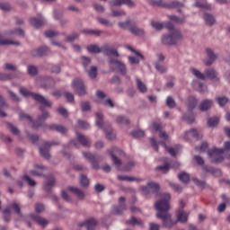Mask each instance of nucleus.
Wrapping results in <instances>:
<instances>
[{"label": "nucleus", "mask_w": 230, "mask_h": 230, "mask_svg": "<svg viewBox=\"0 0 230 230\" xmlns=\"http://www.w3.org/2000/svg\"><path fill=\"white\" fill-rule=\"evenodd\" d=\"M3 218L4 221L8 222L11 220V210L10 208H5L3 211Z\"/></svg>", "instance_id": "53"}, {"label": "nucleus", "mask_w": 230, "mask_h": 230, "mask_svg": "<svg viewBox=\"0 0 230 230\" xmlns=\"http://www.w3.org/2000/svg\"><path fill=\"white\" fill-rule=\"evenodd\" d=\"M48 128L50 130H55L60 134H65L67 132V129L65 127H63L61 125H57V124L49 125V126H48Z\"/></svg>", "instance_id": "28"}, {"label": "nucleus", "mask_w": 230, "mask_h": 230, "mask_svg": "<svg viewBox=\"0 0 230 230\" xmlns=\"http://www.w3.org/2000/svg\"><path fill=\"white\" fill-rule=\"evenodd\" d=\"M55 183H56V180H55L54 176L48 177L47 178V181H45V183H44L43 190L47 193H50L51 192V189H53Z\"/></svg>", "instance_id": "18"}, {"label": "nucleus", "mask_w": 230, "mask_h": 230, "mask_svg": "<svg viewBox=\"0 0 230 230\" xmlns=\"http://www.w3.org/2000/svg\"><path fill=\"white\" fill-rule=\"evenodd\" d=\"M34 168L35 170L30 171V174L31 176H42L44 170H46L43 165H35Z\"/></svg>", "instance_id": "27"}, {"label": "nucleus", "mask_w": 230, "mask_h": 230, "mask_svg": "<svg viewBox=\"0 0 230 230\" xmlns=\"http://www.w3.org/2000/svg\"><path fill=\"white\" fill-rule=\"evenodd\" d=\"M72 87L74 90H75V93L79 95V96H83L86 94V88L84 84L83 80L79 79V78H75L73 82H72Z\"/></svg>", "instance_id": "13"}, {"label": "nucleus", "mask_w": 230, "mask_h": 230, "mask_svg": "<svg viewBox=\"0 0 230 230\" xmlns=\"http://www.w3.org/2000/svg\"><path fill=\"white\" fill-rule=\"evenodd\" d=\"M118 179L121 181H128V182H131V181H142L141 179L139 178H136V177H131V176H127V175H119L118 176Z\"/></svg>", "instance_id": "32"}, {"label": "nucleus", "mask_w": 230, "mask_h": 230, "mask_svg": "<svg viewBox=\"0 0 230 230\" xmlns=\"http://www.w3.org/2000/svg\"><path fill=\"white\" fill-rule=\"evenodd\" d=\"M166 105L170 108H175V100L172 96H168L166 100Z\"/></svg>", "instance_id": "55"}, {"label": "nucleus", "mask_w": 230, "mask_h": 230, "mask_svg": "<svg viewBox=\"0 0 230 230\" xmlns=\"http://www.w3.org/2000/svg\"><path fill=\"white\" fill-rule=\"evenodd\" d=\"M149 230H160V226L155 223H150Z\"/></svg>", "instance_id": "64"}, {"label": "nucleus", "mask_w": 230, "mask_h": 230, "mask_svg": "<svg viewBox=\"0 0 230 230\" xmlns=\"http://www.w3.org/2000/svg\"><path fill=\"white\" fill-rule=\"evenodd\" d=\"M28 75H38V69L35 66L30 65L27 68Z\"/></svg>", "instance_id": "51"}, {"label": "nucleus", "mask_w": 230, "mask_h": 230, "mask_svg": "<svg viewBox=\"0 0 230 230\" xmlns=\"http://www.w3.org/2000/svg\"><path fill=\"white\" fill-rule=\"evenodd\" d=\"M206 52L209 60L206 61L205 65L207 66H210L213 64V62L217 58V55H216L214 51L210 49H207Z\"/></svg>", "instance_id": "23"}, {"label": "nucleus", "mask_w": 230, "mask_h": 230, "mask_svg": "<svg viewBox=\"0 0 230 230\" xmlns=\"http://www.w3.org/2000/svg\"><path fill=\"white\" fill-rule=\"evenodd\" d=\"M30 217L31 218V220L35 221L36 223H38V225H40L42 226H45L48 225V221L43 218V217H40L37 215H34V214H31L30 215Z\"/></svg>", "instance_id": "29"}, {"label": "nucleus", "mask_w": 230, "mask_h": 230, "mask_svg": "<svg viewBox=\"0 0 230 230\" xmlns=\"http://www.w3.org/2000/svg\"><path fill=\"white\" fill-rule=\"evenodd\" d=\"M182 119L184 121H186L188 123H193L195 121L193 114H190V115L184 114L182 116Z\"/></svg>", "instance_id": "60"}, {"label": "nucleus", "mask_w": 230, "mask_h": 230, "mask_svg": "<svg viewBox=\"0 0 230 230\" xmlns=\"http://www.w3.org/2000/svg\"><path fill=\"white\" fill-rule=\"evenodd\" d=\"M170 164H166L164 165H159L156 167V170H161L162 172H164L165 173L169 171Z\"/></svg>", "instance_id": "63"}, {"label": "nucleus", "mask_w": 230, "mask_h": 230, "mask_svg": "<svg viewBox=\"0 0 230 230\" xmlns=\"http://www.w3.org/2000/svg\"><path fill=\"white\" fill-rule=\"evenodd\" d=\"M212 105H213V102L212 101H210V100H204L199 104V110L201 111H207L208 110H209L211 108Z\"/></svg>", "instance_id": "30"}, {"label": "nucleus", "mask_w": 230, "mask_h": 230, "mask_svg": "<svg viewBox=\"0 0 230 230\" xmlns=\"http://www.w3.org/2000/svg\"><path fill=\"white\" fill-rule=\"evenodd\" d=\"M40 111L42 112V115L38 116V120L33 121L32 118L24 112L19 113V118L21 121L28 120L30 123H32V128H37L41 126V121H45L47 118L49 117V112L46 111L45 108L42 106L40 108Z\"/></svg>", "instance_id": "3"}, {"label": "nucleus", "mask_w": 230, "mask_h": 230, "mask_svg": "<svg viewBox=\"0 0 230 230\" xmlns=\"http://www.w3.org/2000/svg\"><path fill=\"white\" fill-rule=\"evenodd\" d=\"M97 75V67L96 66H92L91 70L88 71V76H90L92 79H94Z\"/></svg>", "instance_id": "58"}, {"label": "nucleus", "mask_w": 230, "mask_h": 230, "mask_svg": "<svg viewBox=\"0 0 230 230\" xmlns=\"http://www.w3.org/2000/svg\"><path fill=\"white\" fill-rule=\"evenodd\" d=\"M96 125L100 128H103V127H104L103 115L100 112H96Z\"/></svg>", "instance_id": "39"}, {"label": "nucleus", "mask_w": 230, "mask_h": 230, "mask_svg": "<svg viewBox=\"0 0 230 230\" xmlns=\"http://www.w3.org/2000/svg\"><path fill=\"white\" fill-rule=\"evenodd\" d=\"M6 108H8V105L5 102L4 97L0 95V117L1 118L6 117V113L4 111H3V110L6 109Z\"/></svg>", "instance_id": "33"}, {"label": "nucleus", "mask_w": 230, "mask_h": 230, "mask_svg": "<svg viewBox=\"0 0 230 230\" xmlns=\"http://www.w3.org/2000/svg\"><path fill=\"white\" fill-rule=\"evenodd\" d=\"M124 211H127V205L125 204V198L120 197L119 206L113 205L111 208V213L116 216H121Z\"/></svg>", "instance_id": "12"}, {"label": "nucleus", "mask_w": 230, "mask_h": 230, "mask_svg": "<svg viewBox=\"0 0 230 230\" xmlns=\"http://www.w3.org/2000/svg\"><path fill=\"white\" fill-rule=\"evenodd\" d=\"M49 52V49L47 47H40V48H38L37 49H32L31 51V55L35 58H40L48 55Z\"/></svg>", "instance_id": "17"}, {"label": "nucleus", "mask_w": 230, "mask_h": 230, "mask_svg": "<svg viewBox=\"0 0 230 230\" xmlns=\"http://www.w3.org/2000/svg\"><path fill=\"white\" fill-rule=\"evenodd\" d=\"M136 85H137V88H138V90L141 93H146L147 88H146V84H144V83L141 82L139 79H136Z\"/></svg>", "instance_id": "38"}, {"label": "nucleus", "mask_w": 230, "mask_h": 230, "mask_svg": "<svg viewBox=\"0 0 230 230\" xmlns=\"http://www.w3.org/2000/svg\"><path fill=\"white\" fill-rule=\"evenodd\" d=\"M86 49H88L89 52L98 54L102 52V47L99 48L97 45H90L86 47Z\"/></svg>", "instance_id": "42"}, {"label": "nucleus", "mask_w": 230, "mask_h": 230, "mask_svg": "<svg viewBox=\"0 0 230 230\" xmlns=\"http://www.w3.org/2000/svg\"><path fill=\"white\" fill-rule=\"evenodd\" d=\"M22 180L25 181L27 182V184H28L29 186H31V187L36 186V181H32V180L31 179V177L28 176V175L23 176V177H22Z\"/></svg>", "instance_id": "57"}, {"label": "nucleus", "mask_w": 230, "mask_h": 230, "mask_svg": "<svg viewBox=\"0 0 230 230\" xmlns=\"http://www.w3.org/2000/svg\"><path fill=\"white\" fill-rule=\"evenodd\" d=\"M151 26L154 27L155 30L160 31L164 28V24L158 22H152Z\"/></svg>", "instance_id": "62"}, {"label": "nucleus", "mask_w": 230, "mask_h": 230, "mask_svg": "<svg viewBox=\"0 0 230 230\" xmlns=\"http://www.w3.org/2000/svg\"><path fill=\"white\" fill-rule=\"evenodd\" d=\"M58 142L56 141H52V142H47L44 141L43 142V146L44 147H40V155L45 158V159H49V157H51L49 154V149L53 146H58Z\"/></svg>", "instance_id": "15"}, {"label": "nucleus", "mask_w": 230, "mask_h": 230, "mask_svg": "<svg viewBox=\"0 0 230 230\" xmlns=\"http://www.w3.org/2000/svg\"><path fill=\"white\" fill-rule=\"evenodd\" d=\"M45 23V19L43 16L40 17H32L30 19V24L31 26H33V28H40Z\"/></svg>", "instance_id": "20"}, {"label": "nucleus", "mask_w": 230, "mask_h": 230, "mask_svg": "<svg viewBox=\"0 0 230 230\" xmlns=\"http://www.w3.org/2000/svg\"><path fill=\"white\" fill-rule=\"evenodd\" d=\"M79 182H80V185H81L83 188H86V187L89 186V180H88V178H87L85 175H84V174H82V175L80 176V181H79Z\"/></svg>", "instance_id": "47"}, {"label": "nucleus", "mask_w": 230, "mask_h": 230, "mask_svg": "<svg viewBox=\"0 0 230 230\" xmlns=\"http://www.w3.org/2000/svg\"><path fill=\"white\" fill-rule=\"evenodd\" d=\"M195 6L208 11L211 10V5L207 4V0H197L195 3Z\"/></svg>", "instance_id": "31"}, {"label": "nucleus", "mask_w": 230, "mask_h": 230, "mask_svg": "<svg viewBox=\"0 0 230 230\" xmlns=\"http://www.w3.org/2000/svg\"><path fill=\"white\" fill-rule=\"evenodd\" d=\"M77 140L81 144L82 146H90L91 141L89 138L84 135H81V133H76Z\"/></svg>", "instance_id": "26"}, {"label": "nucleus", "mask_w": 230, "mask_h": 230, "mask_svg": "<svg viewBox=\"0 0 230 230\" xmlns=\"http://www.w3.org/2000/svg\"><path fill=\"white\" fill-rule=\"evenodd\" d=\"M83 156L91 162L93 170H99V163L103 160L102 155H94L91 153L83 152Z\"/></svg>", "instance_id": "10"}, {"label": "nucleus", "mask_w": 230, "mask_h": 230, "mask_svg": "<svg viewBox=\"0 0 230 230\" xmlns=\"http://www.w3.org/2000/svg\"><path fill=\"white\" fill-rule=\"evenodd\" d=\"M191 138H195L197 140H199L200 138L198 131L194 128L190 131L185 132V135H184L185 140H190Z\"/></svg>", "instance_id": "24"}, {"label": "nucleus", "mask_w": 230, "mask_h": 230, "mask_svg": "<svg viewBox=\"0 0 230 230\" xmlns=\"http://www.w3.org/2000/svg\"><path fill=\"white\" fill-rule=\"evenodd\" d=\"M193 86L196 90H198L199 93H205L208 91V86H206V84H199L197 86V84L194 83Z\"/></svg>", "instance_id": "43"}, {"label": "nucleus", "mask_w": 230, "mask_h": 230, "mask_svg": "<svg viewBox=\"0 0 230 230\" xmlns=\"http://www.w3.org/2000/svg\"><path fill=\"white\" fill-rule=\"evenodd\" d=\"M107 152L111 155V160H113V164L117 166V170L119 172H129V170H132L135 167L134 162H129L127 165L122 167V162L115 155V154L119 155L123 154V152L118 147H113L111 150H108Z\"/></svg>", "instance_id": "2"}, {"label": "nucleus", "mask_w": 230, "mask_h": 230, "mask_svg": "<svg viewBox=\"0 0 230 230\" xmlns=\"http://www.w3.org/2000/svg\"><path fill=\"white\" fill-rule=\"evenodd\" d=\"M7 45H19L18 41H13L11 40H6L3 37L2 34H0V46H7Z\"/></svg>", "instance_id": "34"}, {"label": "nucleus", "mask_w": 230, "mask_h": 230, "mask_svg": "<svg viewBox=\"0 0 230 230\" xmlns=\"http://www.w3.org/2000/svg\"><path fill=\"white\" fill-rule=\"evenodd\" d=\"M216 100L220 107H225L226 104L229 102L228 98L226 96L217 97Z\"/></svg>", "instance_id": "48"}, {"label": "nucleus", "mask_w": 230, "mask_h": 230, "mask_svg": "<svg viewBox=\"0 0 230 230\" xmlns=\"http://www.w3.org/2000/svg\"><path fill=\"white\" fill-rule=\"evenodd\" d=\"M170 199L171 196L169 193H163L160 196V199L155 204V208L157 211L156 217L162 220V225L166 228H171L175 225L172 220L171 214L168 212L170 209Z\"/></svg>", "instance_id": "1"}, {"label": "nucleus", "mask_w": 230, "mask_h": 230, "mask_svg": "<svg viewBox=\"0 0 230 230\" xmlns=\"http://www.w3.org/2000/svg\"><path fill=\"white\" fill-rule=\"evenodd\" d=\"M150 4L153 6L164 7V8H181L183 7L184 4L178 1H173L170 3H164L163 0H151Z\"/></svg>", "instance_id": "8"}, {"label": "nucleus", "mask_w": 230, "mask_h": 230, "mask_svg": "<svg viewBox=\"0 0 230 230\" xmlns=\"http://www.w3.org/2000/svg\"><path fill=\"white\" fill-rule=\"evenodd\" d=\"M77 125H78V128L82 129L89 128V123L81 119L77 120Z\"/></svg>", "instance_id": "56"}, {"label": "nucleus", "mask_w": 230, "mask_h": 230, "mask_svg": "<svg viewBox=\"0 0 230 230\" xmlns=\"http://www.w3.org/2000/svg\"><path fill=\"white\" fill-rule=\"evenodd\" d=\"M102 52L107 56H119L118 50L115 48L111 47L109 44H103L102 46Z\"/></svg>", "instance_id": "16"}, {"label": "nucleus", "mask_w": 230, "mask_h": 230, "mask_svg": "<svg viewBox=\"0 0 230 230\" xmlns=\"http://www.w3.org/2000/svg\"><path fill=\"white\" fill-rule=\"evenodd\" d=\"M223 148H212L208 151V155L211 159L212 164H221L224 160L222 155L224 153Z\"/></svg>", "instance_id": "7"}, {"label": "nucleus", "mask_w": 230, "mask_h": 230, "mask_svg": "<svg viewBox=\"0 0 230 230\" xmlns=\"http://www.w3.org/2000/svg\"><path fill=\"white\" fill-rule=\"evenodd\" d=\"M20 93L23 97L31 96L33 98V100L40 102L45 107H51V102L49 101H48L47 99H45V97H43L42 95H40L39 93H34L29 91L28 89H26V87H22V86L20 87Z\"/></svg>", "instance_id": "5"}, {"label": "nucleus", "mask_w": 230, "mask_h": 230, "mask_svg": "<svg viewBox=\"0 0 230 230\" xmlns=\"http://www.w3.org/2000/svg\"><path fill=\"white\" fill-rule=\"evenodd\" d=\"M204 171H206L207 172L212 173V175H214L216 177H220L222 175L221 170L215 169L213 167L205 166Z\"/></svg>", "instance_id": "35"}, {"label": "nucleus", "mask_w": 230, "mask_h": 230, "mask_svg": "<svg viewBox=\"0 0 230 230\" xmlns=\"http://www.w3.org/2000/svg\"><path fill=\"white\" fill-rule=\"evenodd\" d=\"M10 208H11L13 210H14V212H15L18 216L22 217V214H21V208H20V206H19L18 204L13 203V204H11Z\"/></svg>", "instance_id": "59"}, {"label": "nucleus", "mask_w": 230, "mask_h": 230, "mask_svg": "<svg viewBox=\"0 0 230 230\" xmlns=\"http://www.w3.org/2000/svg\"><path fill=\"white\" fill-rule=\"evenodd\" d=\"M219 123V119L217 117L209 118L208 119V126L215 127Z\"/></svg>", "instance_id": "49"}, {"label": "nucleus", "mask_w": 230, "mask_h": 230, "mask_svg": "<svg viewBox=\"0 0 230 230\" xmlns=\"http://www.w3.org/2000/svg\"><path fill=\"white\" fill-rule=\"evenodd\" d=\"M176 217L180 223H186L188 221V214L182 208L177 210Z\"/></svg>", "instance_id": "25"}, {"label": "nucleus", "mask_w": 230, "mask_h": 230, "mask_svg": "<svg viewBox=\"0 0 230 230\" xmlns=\"http://www.w3.org/2000/svg\"><path fill=\"white\" fill-rule=\"evenodd\" d=\"M97 225V221L94 218H90L85 222L79 224V226L82 227L84 226H86V230H94Z\"/></svg>", "instance_id": "22"}, {"label": "nucleus", "mask_w": 230, "mask_h": 230, "mask_svg": "<svg viewBox=\"0 0 230 230\" xmlns=\"http://www.w3.org/2000/svg\"><path fill=\"white\" fill-rule=\"evenodd\" d=\"M172 189H174V191L181 193L182 191V187L178 183H169Z\"/></svg>", "instance_id": "61"}, {"label": "nucleus", "mask_w": 230, "mask_h": 230, "mask_svg": "<svg viewBox=\"0 0 230 230\" xmlns=\"http://www.w3.org/2000/svg\"><path fill=\"white\" fill-rule=\"evenodd\" d=\"M169 19L172 21V22H174L175 23L177 24H182L185 22V18H181L177 15H170L169 16Z\"/></svg>", "instance_id": "45"}, {"label": "nucleus", "mask_w": 230, "mask_h": 230, "mask_svg": "<svg viewBox=\"0 0 230 230\" xmlns=\"http://www.w3.org/2000/svg\"><path fill=\"white\" fill-rule=\"evenodd\" d=\"M82 33H84L85 35L100 36L102 34V31H99V30H83Z\"/></svg>", "instance_id": "44"}, {"label": "nucleus", "mask_w": 230, "mask_h": 230, "mask_svg": "<svg viewBox=\"0 0 230 230\" xmlns=\"http://www.w3.org/2000/svg\"><path fill=\"white\" fill-rule=\"evenodd\" d=\"M159 145L161 146H164L172 156H175L177 155V153L175 152V148L167 146L164 141L159 142Z\"/></svg>", "instance_id": "40"}, {"label": "nucleus", "mask_w": 230, "mask_h": 230, "mask_svg": "<svg viewBox=\"0 0 230 230\" xmlns=\"http://www.w3.org/2000/svg\"><path fill=\"white\" fill-rule=\"evenodd\" d=\"M7 129H9V131L11 133H13V135H15V136H18L19 135V130L16 127H14L13 124L11 123H8L7 124Z\"/></svg>", "instance_id": "52"}, {"label": "nucleus", "mask_w": 230, "mask_h": 230, "mask_svg": "<svg viewBox=\"0 0 230 230\" xmlns=\"http://www.w3.org/2000/svg\"><path fill=\"white\" fill-rule=\"evenodd\" d=\"M196 105H197V100L195 99V97L193 96L189 97V104H188L189 108L193 110L196 107Z\"/></svg>", "instance_id": "54"}, {"label": "nucleus", "mask_w": 230, "mask_h": 230, "mask_svg": "<svg viewBox=\"0 0 230 230\" xmlns=\"http://www.w3.org/2000/svg\"><path fill=\"white\" fill-rule=\"evenodd\" d=\"M117 123L119 125H128L130 123V120L127 117L118 116Z\"/></svg>", "instance_id": "46"}, {"label": "nucleus", "mask_w": 230, "mask_h": 230, "mask_svg": "<svg viewBox=\"0 0 230 230\" xmlns=\"http://www.w3.org/2000/svg\"><path fill=\"white\" fill-rule=\"evenodd\" d=\"M178 178H179L180 181H181L182 183H185V184H187L190 181V175L184 172H181L178 175Z\"/></svg>", "instance_id": "41"}, {"label": "nucleus", "mask_w": 230, "mask_h": 230, "mask_svg": "<svg viewBox=\"0 0 230 230\" xmlns=\"http://www.w3.org/2000/svg\"><path fill=\"white\" fill-rule=\"evenodd\" d=\"M109 66L113 71L119 70V73L123 75H127V66L123 63H120V61L110 58Z\"/></svg>", "instance_id": "11"}, {"label": "nucleus", "mask_w": 230, "mask_h": 230, "mask_svg": "<svg viewBox=\"0 0 230 230\" xmlns=\"http://www.w3.org/2000/svg\"><path fill=\"white\" fill-rule=\"evenodd\" d=\"M109 4L113 6H119L121 4H127L129 7L135 6V3L132 0H111Z\"/></svg>", "instance_id": "21"}, {"label": "nucleus", "mask_w": 230, "mask_h": 230, "mask_svg": "<svg viewBox=\"0 0 230 230\" xmlns=\"http://www.w3.org/2000/svg\"><path fill=\"white\" fill-rule=\"evenodd\" d=\"M182 39V34L180 31H174L171 35H164L161 38V43L167 46L175 45L178 40Z\"/></svg>", "instance_id": "6"}, {"label": "nucleus", "mask_w": 230, "mask_h": 230, "mask_svg": "<svg viewBox=\"0 0 230 230\" xmlns=\"http://www.w3.org/2000/svg\"><path fill=\"white\" fill-rule=\"evenodd\" d=\"M68 191H70L71 193H73L74 195H75L78 199H84L85 198V193L83 190L77 188V187H72V186H69L67 188Z\"/></svg>", "instance_id": "19"}, {"label": "nucleus", "mask_w": 230, "mask_h": 230, "mask_svg": "<svg viewBox=\"0 0 230 230\" xmlns=\"http://www.w3.org/2000/svg\"><path fill=\"white\" fill-rule=\"evenodd\" d=\"M127 225L144 226V223L141 220L137 219L135 217H131L129 220L126 222Z\"/></svg>", "instance_id": "37"}, {"label": "nucleus", "mask_w": 230, "mask_h": 230, "mask_svg": "<svg viewBox=\"0 0 230 230\" xmlns=\"http://www.w3.org/2000/svg\"><path fill=\"white\" fill-rule=\"evenodd\" d=\"M203 19L208 26H213L216 22L215 17L212 14H204Z\"/></svg>", "instance_id": "36"}, {"label": "nucleus", "mask_w": 230, "mask_h": 230, "mask_svg": "<svg viewBox=\"0 0 230 230\" xmlns=\"http://www.w3.org/2000/svg\"><path fill=\"white\" fill-rule=\"evenodd\" d=\"M160 190V185L155 181H149L146 186H142V191L145 195L157 193Z\"/></svg>", "instance_id": "14"}, {"label": "nucleus", "mask_w": 230, "mask_h": 230, "mask_svg": "<svg viewBox=\"0 0 230 230\" xmlns=\"http://www.w3.org/2000/svg\"><path fill=\"white\" fill-rule=\"evenodd\" d=\"M119 28L127 29L135 36H143L144 31L136 25H133L131 21H126V22H119Z\"/></svg>", "instance_id": "9"}, {"label": "nucleus", "mask_w": 230, "mask_h": 230, "mask_svg": "<svg viewBox=\"0 0 230 230\" xmlns=\"http://www.w3.org/2000/svg\"><path fill=\"white\" fill-rule=\"evenodd\" d=\"M134 138H142L145 137V132L142 130H135L130 133Z\"/></svg>", "instance_id": "50"}, {"label": "nucleus", "mask_w": 230, "mask_h": 230, "mask_svg": "<svg viewBox=\"0 0 230 230\" xmlns=\"http://www.w3.org/2000/svg\"><path fill=\"white\" fill-rule=\"evenodd\" d=\"M192 75L199 80H206V77L214 82H218L219 77L217 72L214 68H208L204 74L196 68H192Z\"/></svg>", "instance_id": "4"}]
</instances>
